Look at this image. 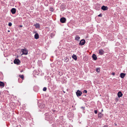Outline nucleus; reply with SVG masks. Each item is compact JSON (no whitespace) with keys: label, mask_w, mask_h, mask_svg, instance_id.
Here are the masks:
<instances>
[{"label":"nucleus","mask_w":127,"mask_h":127,"mask_svg":"<svg viewBox=\"0 0 127 127\" xmlns=\"http://www.w3.org/2000/svg\"><path fill=\"white\" fill-rule=\"evenodd\" d=\"M21 52L23 53L22 55H27L28 54V51L26 49H21Z\"/></svg>","instance_id":"f257e3e1"},{"label":"nucleus","mask_w":127,"mask_h":127,"mask_svg":"<svg viewBox=\"0 0 127 127\" xmlns=\"http://www.w3.org/2000/svg\"><path fill=\"white\" fill-rule=\"evenodd\" d=\"M14 63L15 64L18 65L20 64L21 62L20 61L19 59H15L14 61Z\"/></svg>","instance_id":"f03ea898"},{"label":"nucleus","mask_w":127,"mask_h":127,"mask_svg":"<svg viewBox=\"0 0 127 127\" xmlns=\"http://www.w3.org/2000/svg\"><path fill=\"white\" fill-rule=\"evenodd\" d=\"M85 40L84 39H82L80 41L79 44L80 45H83L85 44Z\"/></svg>","instance_id":"7ed1b4c3"},{"label":"nucleus","mask_w":127,"mask_h":127,"mask_svg":"<svg viewBox=\"0 0 127 127\" xmlns=\"http://www.w3.org/2000/svg\"><path fill=\"white\" fill-rule=\"evenodd\" d=\"M76 95L78 97L81 95L82 93L80 91L78 90L76 93Z\"/></svg>","instance_id":"20e7f679"},{"label":"nucleus","mask_w":127,"mask_h":127,"mask_svg":"<svg viewBox=\"0 0 127 127\" xmlns=\"http://www.w3.org/2000/svg\"><path fill=\"white\" fill-rule=\"evenodd\" d=\"M66 19L64 17H62L60 19V22L62 23H63L65 22Z\"/></svg>","instance_id":"39448f33"},{"label":"nucleus","mask_w":127,"mask_h":127,"mask_svg":"<svg viewBox=\"0 0 127 127\" xmlns=\"http://www.w3.org/2000/svg\"><path fill=\"white\" fill-rule=\"evenodd\" d=\"M104 53V51L102 49H100L99 50V53L101 55H103Z\"/></svg>","instance_id":"423d86ee"},{"label":"nucleus","mask_w":127,"mask_h":127,"mask_svg":"<svg viewBox=\"0 0 127 127\" xmlns=\"http://www.w3.org/2000/svg\"><path fill=\"white\" fill-rule=\"evenodd\" d=\"M11 11L13 14H14L16 13V9L15 8H13L11 9Z\"/></svg>","instance_id":"0eeeda50"},{"label":"nucleus","mask_w":127,"mask_h":127,"mask_svg":"<svg viewBox=\"0 0 127 127\" xmlns=\"http://www.w3.org/2000/svg\"><path fill=\"white\" fill-rule=\"evenodd\" d=\"M45 104L42 103L39 105V107L41 109H43L45 107Z\"/></svg>","instance_id":"6e6552de"},{"label":"nucleus","mask_w":127,"mask_h":127,"mask_svg":"<svg viewBox=\"0 0 127 127\" xmlns=\"http://www.w3.org/2000/svg\"><path fill=\"white\" fill-rule=\"evenodd\" d=\"M126 75V74L125 73H121L120 74V76L121 78H123Z\"/></svg>","instance_id":"1a4fd4ad"},{"label":"nucleus","mask_w":127,"mask_h":127,"mask_svg":"<svg viewBox=\"0 0 127 127\" xmlns=\"http://www.w3.org/2000/svg\"><path fill=\"white\" fill-rule=\"evenodd\" d=\"M35 26L36 28H39L40 27V25L38 23H36V24L34 25Z\"/></svg>","instance_id":"9d476101"},{"label":"nucleus","mask_w":127,"mask_h":127,"mask_svg":"<svg viewBox=\"0 0 127 127\" xmlns=\"http://www.w3.org/2000/svg\"><path fill=\"white\" fill-rule=\"evenodd\" d=\"M4 86V84L3 82L0 81V87L1 88H3Z\"/></svg>","instance_id":"9b49d317"},{"label":"nucleus","mask_w":127,"mask_h":127,"mask_svg":"<svg viewBox=\"0 0 127 127\" xmlns=\"http://www.w3.org/2000/svg\"><path fill=\"white\" fill-rule=\"evenodd\" d=\"M117 95L118 97H121L122 96L123 94L121 91H120L118 92L117 94Z\"/></svg>","instance_id":"f8f14e48"},{"label":"nucleus","mask_w":127,"mask_h":127,"mask_svg":"<svg viewBox=\"0 0 127 127\" xmlns=\"http://www.w3.org/2000/svg\"><path fill=\"white\" fill-rule=\"evenodd\" d=\"M34 38L36 39H38L39 38L38 34L37 33H36L34 35Z\"/></svg>","instance_id":"ddd939ff"},{"label":"nucleus","mask_w":127,"mask_h":127,"mask_svg":"<svg viewBox=\"0 0 127 127\" xmlns=\"http://www.w3.org/2000/svg\"><path fill=\"white\" fill-rule=\"evenodd\" d=\"M108 7L107 6H102L101 8V9L103 10H105L107 9Z\"/></svg>","instance_id":"4468645a"},{"label":"nucleus","mask_w":127,"mask_h":127,"mask_svg":"<svg viewBox=\"0 0 127 127\" xmlns=\"http://www.w3.org/2000/svg\"><path fill=\"white\" fill-rule=\"evenodd\" d=\"M72 57L73 59H74L75 61L77 60V58L76 55H75L74 54L72 56Z\"/></svg>","instance_id":"2eb2a0df"},{"label":"nucleus","mask_w":127,"mask_h":127,"mask_svg":"<svg viewBox=\"0 0 127 127\" xmlns=\"http://www.w3.org/2000/svg\"><path fill=\"white\" fill-rule=\"evenodd\" d=\"M92 58L95 60H96L97 59V57L96 55L93 54L92 56Z\"/></svg>","instance_id":"dca6fc26"},{"label":"nucleus","mask_w":127,"mask_h":127,"mask_svg":"<svg viewBox=\"0 0 127 127\" xmlns=\"http://www.w3.org/2000/svg\"><path fill=\"white\" fill-rule=\"evenodd\" d=\"M55 35V34L54 32L51 33L50 34V36L51 38L53 37Z\"/></svg>","instance_id":"f3484780"},{"label":"nucleus","mask_w":127,"mask_h":127,"mask_svg":"<svg viewBox=\"0 0 127 127\" xmlns=\"http://www.w3.org/2000/svg\"><path fill=\"white\" fill-rule=\"evenodd\" d=\"M98 117L100 118L102 117V114L100 113H98Z\"/></svg>","instance_id":"a211bd4d"},{"label":"nucleus","mask_w":127,"mask_h":127,"mask_svg":"<svg viewBox=\"0 0 127 127\" xmlns=\"http://www.w3.org/2000/svg\"><path fill=\"white\" fill-rule=\"evenodd\" d=\"M69 60V59L68 58L66 57L64 59V61L65 62H67Z\"/></svg>","instance_id":"6ab92c4d"},{"label":"nucleus","mask_w":127,"mask_h":127,"mask_svg":"<svg viewBox=\"0 0 127 127\" xmlns=\"http://www.w3.org/2000/svg\"><path fill=\"white\" fill-rule=\"evenodd\" d=\"M52 127H58V126L57 124H54L52 125Z\"/></svg>","instance_id":"aec40b11"},{"label":"nucleus","mask_w":127,"mask_h":127,"mask_svg":"<svg viewBox=\"0 0 127 127\" xmlns=\"http://www.w3.org/2000/svg\"><path fill=\"white\" fill-rule=\"evenodd\" d=\"M80 37L79 36H76L75 37V40H78L80 39Z\"/></svg>","instance_id":"412c9836"},{"label":"nucleus","mask_w":127,"mask_h":127,"mask_svg":"<svg viewBox=\"0 0 127 127\" xmlns=\"http://www.w3.org/2000/svg\"><path fill=\"white\" fill-rule=\"evenodd\" d=\"M19 76L20 78H21L22 80H23L24 79V76L23 75H19Z\"/></svg>","instance_id":"4be33fe9"},{"label":"nucleus","mask_w":127,"mask_h":127,"mask_svg":"<svg viewBox=\"0 0 127 127\" xmlns=\"http://www.w3.org/2000/svg\"><path fill=\"white\" fill-rule=\"evenodd\" d=\"M96 71L98 72L99 71H100V69H99V68H96Z\"/></svg>","instance_id":"5701e85b"},{"label":"nucleus","mask_w":127,"mask_h":127,"mask_svg":"<svg viewBox=\"0 0 127 127\" xmlns=\"http://www.w3.org/2000/svg\"><path fill=\"white\" fill-rule=\"evenodd\" d=\"M47 88L46 87H44L43 89V91H45L46 90Z\"/></svg>","instance_id":"b1692460"},{"label":"nucleus","mask_w":127,"mask_h":127,"mask_svg":"<svg viewBox=\"0 0 127 127\" xmlns=\"http://www.w3.org/2000/svg\"><path fill=\"white\" fill-rule=\"evenodd\" d=\"M12 24L10 22L8 23V25L10 27H11L12 26Z\"/></svg>","instance_id":"393cba45"},{"label":"nucleus","mask_w":127,"mask_h":127,"mask_svg":"<svg viewBox=\"0 0 127 127\" xmlns=\"http://www.w3.org/2000/svg\"><path fill=\"white\" fill-rule=\"evenodd\" d=\"M87 91L86 90H85L83 91V93H87Z\"/></svg>","instance_id":"a878e982"},{"label":"nucleus","mask_w":127,"mask_h":127,"mask_svg":"<svg viewBox=\"0 0 127 127\" xmlns=\"http://www.w3.org/2000/svg\"><path fill=\"white\" fill-rule=\"evenodd\" d=\"M50 11H53V9L52 7H50Z\"/></svg>","instance_id":"bb28decb"},{"label":"nucleus","mask_w":127,"mask_h":127,"mask_svg":"<svg viewBox=\"0 0 127 127\" xmlns=\"http://www.w3.org/2000/svg\"><path fill=\"white\" fill-rule=\"evenodd\" d=\"M102 16V14L101 13L100 14L98 15V16L100 17H101Z\"/></svg>","instance_id":"cd10ccee"},{"label":"nucleus","mask_w":127,"mask_h":127,"mask_svg":"<svg viewBox=\"0 0 127 127\" xmlns=\"http://www.w3.org/2000/svg\"><path fill=\"white\" fill-rule=\"evenodd\" d=\"M94 112L95 114H96L97 113V110H95L94 111Z\"/></svg>","instance_id":"c85d7f7f"},{"label":"nucleus","mask_w":127,"mask_h":127,"mask_svg":"<svg viewBox=\"0 0 127 127\" xmlns=\"http://www.w3.org/2000/svg\"><path fill=\"white\" fill-rule=\"evenodd\" d=\"M81 108L83 109H84V107H83L82 106L81 107Z\"/></svg>","instance_id":"c756f323"},{"label":"nucleus","mask_w":127,"mask_h":127,"mask_svg":"<svg viewBox=\"0 0 127 127\" xmlns=\"http://www.w3.org/2000/svg\"><path fill=\"white\" fill-rule=\"evenodd\" d=\"M112 74L113 75H114L115 74V73L114 72H113L112 73Z\"/></svg>","instance_id":"7c9ffc66"},{"label":"nucleus","mask_w":127,"mask_h":127,"mask_svg":"<svg viewBox=\"0 0 127 127\" xmlns=\"http://www.w3.org/2000/svg\"><path fill=\"white\" fill-rule=\"evenodd\" d=\"M103 127H108V126H107L105 125Z\"/></svg>","instance_id":"2f4dec72"},{"label":"nucleus","mask_w":127,"mask_h":127,"mask_svg":"<svg viewBox=\"0 0 127 127\" xmlns=\"http://www.w3.org/2000/svg\"><path fill=\"white\" fill-rule=\"evenodd\" d=\"M20 27H22V25H20Z\"/></svg>","instance_id":"473e14b6"},{"label":"nucleus","mask_w":127,"mask_h":127,"mask_svg":"<svg viewBox=\"0 0 127 127\" xmlns=\"http://www.w3.org/2000/svg\"><path fill=\"white\" fill-rule=\"evenodd\" d=\"M115 126H116V125H117V124H115Z\"/></svg>","instance_id":"72a5a7b5"},{"label":"nucleus","mask_w":127,"mask_h":127,"mask_svg":"<svg viewBox=\"0 0 127 127\" xmlns=\"http://www.w3.org/2000/svg\"><path fill=\"white\" fill-rule=\"evenodd\" d=\"M8 32H10V31H9V30H8Z\"/></svg>","instance_id":"f704fd0d"},{"label":"nucleus","mask_w":127,"mask_h":127,"mask_svg":"<svg viewBox=\"0 0 127 127\" xmlns=\"http://www.w3.org/2000/svg\"><path fill=\"white\" fill-rule=\"evenodd\" d=\"M63 92H64V93H65V92H64V91H63Z\"/></svg>","instance_id":"c9c22d12"}]
</instances>
